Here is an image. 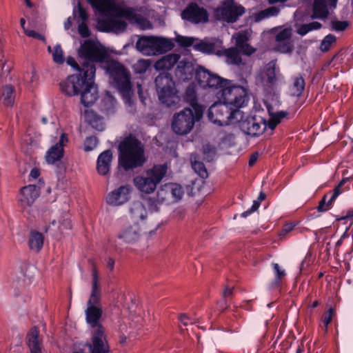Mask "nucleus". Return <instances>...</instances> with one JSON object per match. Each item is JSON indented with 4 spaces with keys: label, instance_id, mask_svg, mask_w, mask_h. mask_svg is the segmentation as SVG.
I'll use <instances>...</instances> for the list:
<instances>
[{
    "label": "nucleus",
    "instance_id": "48",
    "mask_svg": "<svg viewBox=\"0 0 353 353\" xmlns=\"http://www.w3.org/2000/svg\"><path fill=\"white\" fill-rule=\"evenodd\" d=\"M335 314L336 310L332 307H330L323 313L322 316V322L324 324L326 330L328 325L332 322V318Z\"/></svg>",
    "mask_w": 353,
    "mask_h": 353
},
{
    "label": "nucleus",
    "instance_id": "53",
    "mask_svg": "<svg viewBox=\"0 0 353 353\" xmlns=\"http://www.w3.org/2000/svg\"><path fill=\"white\" fill-rule=\"evenodd\" d=\"M349 26L347 21L333 20L331 21L332 30L336 32L344 31Z\"/></svg>",
    "mask_w": 353,
    "mask_h": 353
},
{
    "label": "nucleus",
    "instance_id": "15",
    "mask_svg": "<svg viewBox=\"0 0 353 353\" xmlns=\"http://www.w3.org/2000/svg\"><path fill=\"white\" fill-rule=\"evenodd\" d=\"M90 353H109L110 346L106 340L105 328L99 326L92 334V343L88 345Z\"/></svg>",
    "mask_w": 353,
    "mask_h": 353
},
{
    "label": "nucleus",
    "instance_id": "34",
    "mask_svg": "<svg viewBox=\"0 0 353 353\" xmlns=\"http://www.w3.org/2000/svg\"><path fill=\"white\" fill-rule=\"evenodd\" d=\"M288 115L287 111H278L270 114L268 121L266 122L267 127L270 130H274L283 119H288Z\"/></svg>",
    "mask_w": 353,
    "mask_h": 353
},
{
    "label": "nucleus",
    "instance_id": "8",
    "mask_svg": "<svg viewBox=\"0 0 353 353\" xmlns=\"http://www.w3.org/2000/svg\"><path fill=\"white\" fill-rule=\"evenodd\" d=\"M154 83L159 99L162 103L168 107H171L177 103V90L175 83L170 73H160L155 78Z\"/></svg>",
    "mask_w": 353,
    "mask_h": 353
},
{
    "label": "nucleus",
    "instance_id": "44",
    "mask_svg": "<svg viewBox=\"0 0 353 353\" xmlns=\"http://www.w3.org/2000/svg\"><path fill=\"white\" fill-rule=\"evenodd\" d=\"M174 183H169L163 185L161 189L158 191V196L161 197L163 200L169 199L170 196L172 199V186Z\"/></svg>",
    "mask_w": 353,
    "mask_h": 353
},
{
    "label": "nucleus",
    "instance_id": "13",
    "mask_svg": "<svg viewBox=\"0 0 353 353\" xmlns=\"http://www.w3.org/2000/svg\"><path fill=\"white\" fill-rule=\"evenodd\" d=\"M241 130L245 134L253 137L261 135L267 128L266 121L261 117H248L245 119L237 121Z\"/></svg>",
    "mask_w": 353,
    "mask_h": 353
},
{
    "label": "nucleus",
    "instance_id": "12",
    "mask_svg": "<svg viewBox=\"0 0 353 353\" xmlns=\"http://www.w3.org/2000/svg\"><path fill=\"white\" fill-rule=\"evenodd\" d=\"M182 19L192 24L205 23L209 21V13L206 9L196 2L190 3L181 14Z\"/></svg>",
    "mask_w": 353,
    "mask_h": 353
},
{
    "label": "nucleus",
    "instance_id": "26",
    "mask_svg": "<svg viewBox=\"0 0 353 353\" xmlns=\"http://www.w3.org/2000/svg\"><path fill=\"white\" fill-rule=\"evenodd\" d=\"M329 14V10L325 0H314L312 6V19H325Z\"/></svg>",
    "mask_w": 353,
    "mask_h": 353
},
{
    "label": "nucleus",
    "instance_id": "3",
    "mask_svg": "<svg viewBox=\"0 0 353 353\" xmlns=\"http://www.w3.org/2000/svg\"><path fill=\"white\" fill-rule=\"evenodd\" d=\"M119 166L128 172L142 167L146 162L143 143L130 134L118 145Z\"/></svg>",
    "mask_w": 353,
    "mask_h": 353
},
{
    "label": "nucleus",
    "instance_id": "33",
    "mask_svg": "<svg viewBox=\"0 0 353 353\" xmlns=\"http://www.w3.org/2000/svg\"><path fill=\"white\" fill-rule=\"evenodd\" d=\"M305 79L301 75L296 76L293 78V83L290 88L292 96L300 97L305 89Z\"/></svg>",
    "mask_w": 353,
    "mask_h": 353
},
{
    "label": "nucleus",
    "instance_id": "41",
    "mask_svg": "<svg viewBox=\"0 0 353 353\" xmlns=\"http://www.w3.org/2000/svg\"><path fill=\"white\" fill-rule=\"evenodd\" d=\"M275 49L276 51L286 54L291 53L293 51L294 46L291 40L276 42Z\"/></svg>",
    "mask_w": 353,
    "mask_h": 353
},
{
    "label": "nucleus",
    "instance_id": "58",
    "mask_svg": "<svg viewBox=\"0 0 353 353\" xmlns=\"http://www.w3.org/2000/svg\"><path fill=\"white\" fill-rule=\"evenodd\" d=\"M327 194H325L322 197L321 201H319V205L316 207V209H317L318 212H326V211H327L328 210H330L331 208V207H328L327 206L328 205V203L327 201Z\"/></svg>",
    "mask_w": 353,
    "mask_h": 353
},
{
    "label": "nucleus",
    "instance_id": "50",
    "mask_svg": "<svg viewBox=\"0 0 353 353\" xmlns=\"http://www.w3.org/2000/svg\"><path fill=\"white\" fill-rule=\"evenodd\" d=\"M346 181H348V179H343L339 183V185L335 187V188L334 189L333 192L332 193V195L330 196V199L328 200L327 199V201L328 203V205H327L328 207H331L332 208L333 202L336 200L337 196L341 193V187L343 185V183Z\"/></svg>",
    "mask_w": 353,
    "mask_h": 353
},
{
    "label": "nucleus",
    "instance_id": "20",
    "mask_svg": "<svg viewBox=\"0 0 353 353\" xmlns=\"http://www.w3.org/2000/svg\"><path fill=\"white\" fill-rule=\"evenodd\" d=\"M233 37L235 39L236 48L239 49L242 54L250 56L255 52V49L248 43L250 37L247 30L240 31Z\"/></svg>",
    "mask_w": 353,
    "mask_h": 353
},
{
    "label": "nucleus",
    "instance_id": "35",
    "mask_svg": "<svg viewBox=\"0 0 353 353\" xmlns=\"http://www.w3.org/2000/svg\"><path fill=\"white\" fill-rule=\"evenodd\" d=\"M220 53L221 55L224 54L232 64L239 65L241 63L242 59L240 55L241 52L236 48L225 49L223 51L220 50Z\"/></svg>",
    "mask_w": 353,
    "mask_h": 353
},
{
    "label": "nucleus",
    "instance_id": "61",
    "mask_svg": "<svg viewBox=\"0 0 353 353\" xmlns=\"http://www.w3.org/2000/svg\"><path fill=\"white\" fill-rule=\"evenodd\" d=\"M26 34L30 37L37 39L41 41H45V37L41 34L34 31V30H26Z\"/></svg>",
    "mask_w": 353,
    "mask_h": 353
},
{
    "label": "nucleus",
    "instance_id": "55",
    "mask_svg": "<svg viewBox=\"0 0 353 353\" xmlns=\"http://www.w3.org/2000/svg\"><path fill=\"white\" fill-rule=\"evenodd\" d=\"M150 66V63L148 60H139L134 65V70L138 74L145 73Z\"/></svg>",
    "mask_w": 353,
    "mask_h": 353
},
{
    "label": "nucleus",
    "instance_id": "54",
    "mask_svg": "<svg viewBox=\"0 0 353 353\" xmlns=\"http://www.w3.org/2000/svg\"><path fill=\"white\" fill-rule=\"evenodd\" d=\"M98 144V139L94 136L88 137L84 142V150L90 152L94 150Z\"/></svg>",
    "mask_w": 353,
    "mask_h": 353
},
{
    "label": "nucleus",
    "instance_id": "28",
    "mask_svg": "<svg viewBox=\"0 0 353 353\" xmlns=\"http://www.w3.org/2000/svg\"><path fill=\"white\" fill-rule=\"evenodd\" d=\"M185 101L190 104L192 110L196 111L200 110L202 113L204 112V107L198 103L196 91L193 87L188 86L185 90Z\"/></svg>",
    "mask_w": 353,
    "mask_h": 353
},
{
    "label": "nucleus",
    "instance_id": "7",
    "mask_svg": "<svg viewBox=\"0 0 353 353\" xmlns=\"http://www.w3.org/2000/svg\"><path fill=\"white\" fill-rule=\"evenodd\" d=\"M203 115V113L200 110L194 111L190 108H185L174 114L172 129L176 134H187L192 130L195 122L200 121Z\"/></svg>",
    "mask_w": 353,
    "mask_h": 353
},
{
    "label": "nucleus",
    "instance_id": "2",
    "mask_svg": "<svg viewBox=\"0 0 353 353\" xmlns=\"http://www.w3.org/2000/svg\"><path fill=\"white\" fill-rule=\"evenodd\" d=\"M96 68L88 66L84 72V77L68 76L60 83V88L68 97L81 94V102L85 107L91 106L98 99L97 88L94 87Z\"/></svg>",
    "mask_w": 353,
    "mask_h": 353
},
{
    "label": "nucleus",
    "instance_id": "64",
    "mask_svg": "<svg viewBox=\"0 0 353 353\" xmlns=\"http://www.w3.org/2000/svg\"><path fill=\"white\" fill-rule=\"evenodd\" d=\"M179 320L184 325H188L189 323H192L191 318L185 314H180L179 316Z\"/></svg>",
    "mask_w": 353,
    "mask_h": 353
},
{
    "label": "nucleus",
    "instance_id": "5",
    "mask_svg": "<svg viewBox=\"0 0 353 353\" xmlns=\"http://www.w3.org/2000/svg\"><path fill=\"white\" fill-rule=\"evenodd\" d=\"M101 299V290L99 284V275L97 270L92 272V286L90 297L87 303L85 310L86 322L94 330H97L99 326H103L99 321L102 316V309L98 305Z\"/></svg>",
    "mask_w": 353,
    "mask_h": 353
},
{
    "label": "nucleus",
    "instance_id": "23",
    "mask_svg": "<svg viewBox=\"0 0 353 353\" xmlns=\"http://www.w3.org/2000/svg\"><path fill=\"white\" fill-rule=\"evenodd\" d=\"M39 333L37 327H32L26 335V344L30 349V353H41V342L39 339Z\"/></svg>",
    "mask_w": 353,
    "mask_h": 353
},
{
    "label": "nucleus",
    "instance_id": "62",
    "mask_svg": "<svg viewBox=\"0 0 353 353\" xmlns=\"http://www.w3.org/2000/svg\"><path fill=\"white\" fill-rule=\"evenodd\" d=\"M295 227V224L293 223H285L281 231L280 236L285 235L288 232L293 230Z\"/></svg>",
    "mask_w": 353,
    "mask_h": 353
},
{
    "label": "nucleus",
    "instance_id": "29",
    "mask_svg": "<svg viewBox=\"0 0 353 353\" xmlns=\"http://www.w3.org/2000/svg\"><path fill=\"white\" fill-rule=\"evenodd\" d=\"M155 54H161L172 50L174 44L171 39L154 37Z\"/></svg>",
    "mask_w": 353,
    "mask_h": 353
},
{
    "label": "nucleus",
    "instance_id": "10",
    "mask_svg": "<svg viewBox=\"0 0 353 353\" xmlns=\"http://www.w3.org/2000/svg\"><path fill=\"white\" fill-rule=\"evenodd\" d=\"M198 84L203 88H216L220 89L221 92V97H223V91L226 89H233L234 88H243L241 85H234L232 81L223 79L216 74L210 72L209 70L203 68V70L197 73Z\"/></svg>",
    "mask_w": 353,
    "mask_h": 353
},
{
    "label": "nucleus",
    "instance_id": "60",
    "mask_svg": "<svg viewBox=\"0 0 353 353\" xmlns=\"http://www.w3.org/2000/svg\"><path fill=\"white\" fill-rule=\"evenodd\" d=\"M276 81L274 68H268L267 70V82L273 85Z\"/></svg>",
    "mask_w": 353,
    "mask_h": 353
},
{
    "label": "nucleus",
    "instance_id": "56",
    "mask_svg": "<svg viewBox=\"0 0 353 353\" xmlns=\"http://www.w3.org/2000/svg\"><path fill=\"white\" fill-rule=\"evenodd\" d=\"M112 17L105 19L99 20L98 21V30L100 32H110L112 31L111 23Z\"/></svg>",
    "mask_w": 353,
    "mask_h": 353
},
{
    "label": "nucleus",
    "instance_id": "25",
    "mask_svg": "<svg viewBox=\"0 0 353 353\" xmlns=\"http://www.w3.org/2000/svg\"><path fill=\"white\" fill-rule=\"evenodd\" d=\"M154 43V37H142L137 40L136 48L143 54H155Z\"/></svg>",
    "mask_w": 353,
    "mask_h": 353
},
{
    "label": "nucleus",
    "instance_id": "37",
    "mask_svg": "<svg viewBox=\"0 0 353 353\" xmlns=\"http://www.w3.org/2000/svg\"><path fill=\"white\" fill-rule=\"evenodd\" d=\"M272 267L274 274V280L272 281L271 286L273 288H278L281 285L282 279L286 276V272L285 270H282L279 265L276 263H273Z\"/></svg>",
    "mask_w": 353,
    "mask_h": 353
},
{
    "label": "nucleus",
    "instance_id": "38",
    "mask_svg": "<svg viewBox=\"0 0 353 353\" xmlns=\"http://www.w3.org/2000/svg\"><path fill=\"white\" fill-rule=\"evenodd\" d=\"M90 6L96 10L100 12L107 11L110 7L112 0H87Z\"/></svg>",
    "mask_w": 353,
    "mask_h": 353
},
{
    "label": "nucleus",
    "instance_id": "16",
    "mask_svg": "<svg viewBox=\"0 0 353 353\" xmlns=\"http://www.w3.org/2000/svg\"><path fill=\"white\" fill-rule=\"evenodd\" d=\"M132 187L123 185L111 191L106 196V203L111 206H121L127 203L130 198Z\"/></svg>",
    "mask_w": 353,
    "mask_h": 353
},
{
    "label": "nucleus",
    "instance_id": "45",
    "mask_svg": "<svg viewBox=\"0 0 353 353\" xmlns=\"http://www.w3.org/2000/svg\"><path fill=\"white\" fill-rule=\"evenodd\" d=\"M73 14L80 18L82 21H86L88 19V14L81 5L80 0H77V8H74Z\"/></svg>",
    "mask_w": 353,
    "mask_h": 353
},
{
    "label": "nucleus",
    "instance_id": "42",
    "mask_svg": "<svg viewBox=\"0 0 353 353\" xmlns=\"http://www.w3.org/2000/svg\"><path fill=\"white\" fill-rule=\"evenodd\" d=\"M197 40V39H194L193 37H188L185 36H181L177 34L175 38V41L178 43V45L182 48H188L190 46L193 47L194 45V41Z\"/></svg>",
    "mask_w": 353,
    "mask_h": 353
},
{
    "label": "nucleus",
    "instance_id": "17",
    "mask_svg": "<svg viewBox=\"0 0 353 353\" xmlns=\"http://www.w3.org/2000/svg\"><path fill=\"white\" fill-rule=\"evenodd\" d=\"M203 67L196 65L194 67L193 63L187 61H181L179 62L175 70L176 76L181 81H187L194 78L198 83L197 73L203 70Z\"/></svg>",
    "mask_w": 353,
    "mask_h": 353
},
{
    "label": "nucleus",
    "instance_id": "40",
    "mask_svg": "<svg viewBox=\"0 0 353 353\" xmlns=\"http://www.w3.org/2000/svg\"><path fill=\"white\" fill-rule=\"evenodd\" d=\"M192 167L194 172L202 179H206L208 176L207 169L203 162L198 161H192Z\"/></svg>",
    "mask_w": 353,
    "mask_h": 353
},
{
    "label": "nucleus",
    "instance_id": "32",
    "mask_svg": "<svg viewBox=\"0 0 353 353\" xmlns=\"http://www.w3.org/2000/svg\"><path fill=\"white\" fill-rule=\"evenodd\" d=\"M179 56L176 54H170L163 57L157 61L156 68L158 69H170L178 62Z\"/></svg>",
    "mask_w": 353,
    "mask_h": 353
},
{
    "label": "nucleus",
    "instance_id": "18",
    "mask_svg": "<svg viewBox=\"0 0 353 353\" xmlns=\"http://www.w3.org/2000/svg\"><path fill=\"white\" fill-rule=\"evenodd\" d=\"M196 42L193 45V49L207 54H215L220 56V50H218V41L214 39L205 38L201 40H196Z\"/></svg>",
    "mask_w": 353,
    "mask_h": 353
},
{
    "label": "nucleus",
    "instance_id": "49",
    "mask_svg": "<svg viewBox=\"0 0 353 353\" xmlns=\"http://www.w3.org/2000/svg\"><path fill=\"white\" fill-rule=\"evenodd\" d=\"M171 186L173 187L172 188V190L173 191L172 201L174 202H177L181 199L184 194L183 189L182 186L178 183H174Z\"/></svg>",
    "mask_w": 353,
    "mask_h": 353
},
{
    "label": "nucleus",
    "instance_id": "11",
    "mask_svg": "<svg viewBox=\"0 0 353 353\" xmlns=\"http://www.w3.org/2000/svg\"><path fill=\"white\" fill-rule=\"evenodd\" d=\"M245 12V8L234 0H224L220 7L214 9V18L229 23L236 22Z\"/></svg>",
    "mask_w": 353,
    "mask_h": 353
},
{
    "label": "nucleus",
    "instance_id": "6",
    "mask_svg": "<svg viewBox=\"0 0 353 353\" xmlns=\"http://www.w3.org/2000/svg\"><path fill=\"white\" fill-rule=\"evenodd\" d=\"M166 164L154 165L145 171V176H137L133 183L137 190L143 193L151 194L154 192L157 185L161 181L167 172Z\"/></svg>",
    "mask_w": 353,
    "mask_h": 353
},
{
    "label": "nucleus",
    "instance_id": "47",
    "mask_svg": "<svg viewBox=\"0 0 353 353\" xmlns=\"http://www.w3.org/2000/svg\"><path fill=\"white\" fill-rule=\"evenodd\" d=\"M292 35V30L290 28H285L281 30L276 35V41L280 42V41H288L290 40Z\"/></svg>",
    "mask_w": 353,
    "mask_h": 353
},
{
    "label": "nucleus",
    "instance_id": "9",
    "mask_svg": "<svg viewBox=\"0 0 353 353\" xmlns=\"http://www.w3.org/2000/svg\"><path fill=\"white\" fill-rule=\"evenodd\" d=\"M78 54L83 59V70L88 69V66L96 68L95 62L103 61L107 57L105 50L99 46L92 40H85L80 46Z\"/></svg>",
    "mask_w": 353,
    "mask_h": 353
},
{
    "label": "nucleus",
    "instance_id": "51",
    "mask_svg": "<svg viewBox=\"0 0 353 353\" xmlns=\"http://www.w3.org/2000/svg\"><path fill=\"white\" fill-rule=\"evenodd\" d=\"M52 57H53V60L55 63H57L58 64L63 63L64 59H63V50L61 49V45L57 44L54 47Z\"/></svg>",
    "mask_w": 353,
    "mask_h": 353
},
{
    "label": "nucleus",
    "instance_id": "4",
    "mask_svg": "<svg viewBox=\"0 0 353 353\" xmlns=\"http://www.w3.org/2000/svg\"><path fill=\"white\" fill-rule=\"evenodd\" d=\"M106 72L112 86L121 94L125 103H131L133 92L130 73L128 69L119 61L112 60L107 63Z\"/></svg>",
    "mask_w": 353,
    "mask_h": 353
},
{
    "label": "nucleus",
    "instance_id": "36",
    "mask_svg": "<svg viewBox=\"0 0 353 353\" xmlns=\"http://www.w3.org/2000/svg\"><path fill=\"white\" fill-rule=\"evenodd\" d=\"M86 119L89 124L97 130L103 131L105 129L103 118L99 117L93 112L87 113Z\"/></svg>",
    "mask_w": 353,
    "mask_h": 353
},
{
    "label": "nucleus",
    "instance_id": "57",
    "mask_svg": "<svg viewBox=\"0 0 353 353\" xmlns=\"http://www.w3.org/2000/svg\"><path fill=\"white\" fill-rule=\"evenodd\" d=\"M85 22L86 21H82L78 26L79 34L83 38H86L90 36V30Z\"/></svg>",
    "mask_w": 353,
    "mask_h": 353
},
{
    "label": "nucleus",
    "instance_id": "24",
    "mask_svg": "<svg viewBox=\"0 0 353 353\" xmlns=\"http://www.w3.org/2000/svg\"><path fill=\"white\" fill-rule=\"evenodd\" d=\"M15 95V88L13 85L9 84L3 86L0 90V105L12 107L14 103Z\"/></svg>",
    "mask_w": 353,
    "mask_h": 353
},
{
    "label": "nucleus",
    "instance_id": "19",
    "mask_svg": "<svg viewBox=\"0 0 353 353\" xmlns=\"http://www.w3.org/2000/svg\"><path fill=\"white\" fill-rule=\"evenodd\" d=\"M140 236V228L137 223L128 224L122 228L118 234V238L126 243H132L137 241Z\"/></svg>",
    "mask_w": 353,
    "mask_h": 353
},
{
    "label": "nucleus",
    "instance_id": "31",
    "mask_svg": "<svg viewBox=\"0 0 353 353\" xmlns=\"http://www.w3.org/2000/svg\"><path fill=\"white\" fill-rule=\"evenodd\" d=\"M63 155L64 149L54 145L48 150L45 158L48 164H54L56 162L60 161Z\"/></svg>",
    "mask_w": 353,
    "mask_h": 353
},
{
    "label": "nucleus",
    "instance_id": "1",
    "mask_svg": "<svg viewBox=\"0 0 353 353\" xmlns=\"http://www.w3.org/2000/svg\"><path fill=\"white\" fill-rule=\"evenodd\" d=\"M249 101L248 92L245 88H228L223 91L221 101L209 108L208 119L219 126L237 123L244 118L241 108L246 106Z\"/></svg>",
    "mask_w": 353,
    "mask_h": 353
},
{
    "label": "nucleus",
    "instance_id": "63",
    "mask_svg": "<svg viewBox=\"0 0 353 353\" xmlns=\"http://www.w3.org/2000/svg\"><path fill=\"white\" fill-rule=\"evenodd\" d=\"M68 141V139L67 134L65 133H63L61 135L59 141L55 144V145H57L59 148H63L65 143H67Z\"/></svg>",
    "mask_w": 353,
    "mask_h": 353
},
{
    "label": "nucleus",
    "instance_id": "27",
    "mask_svg": "<svg viewBox=\"0 0 353 353\" xmlns=\"http://www.w3.org/2000/svg\"><path fill=\"white\" fill-rule=\"evenodd\" d=\"M130 212L134 223L138 220L143 221L147 217V210L141 201H134L130 208Z\"/></svg>",
    "mask_w": 353,
    "mask_h": 353
},
{
    "label": "nucleus",
    "instance_id": "59",
    "mask_svg": "<svg viewBox=\"0 0 353 353\" xmlns=\"http://www.w3.org/2000/svg\"><path fill=\"white\" fill-rule=\"evenodd\" d=\"M11 70V63L8 64L7 61L0 59V76L8 74Z\"/></svg>",
    "mask_w": 353,
    "mask_h": 353
},
{
    "label": "nucleus",
    "instance_id": "46",
    "mask_svg": "<svg viewBox=\"0 0 353 353\" xmlns=\"http://www.w3.org/2000/svg\"><path fill=\"white\" fill-rule=\"evenodd\" d=\"M234 293V288H229L228 286H225L224 290L223 291L222 296L223 299L224 305L221 307V311L223 312L226 309L228 308L229 305L228 303V301L232 299Z\"/></svg>",
    "mask_w": 353,
    "mask_h": 353
},
{
    "label": "nucleus",
    "instance_id": "21",
    "mask_svg": "<svg viewBox=\"0 0 353 353\" xmlns=\"http://www.w3.org/2000/svg\"><path fill=\"white\" fill-rule=\"evenodd\" d=\"M112 161V152L111 150H106L101 152L97 161V170L99 174L106 176L110 172Z\"/></svg>",
    "mask_w": 353,
    "mask_h": 353
},
{
    "label": "nucleus",
    "instance_id": "14",
    "mask_svg": "<svg viewBox=\"0 0 353 353\" xmlns=\"http://www.w3.org/2000/svg\"><path fill=\"white\" fill-rule=\"evenodd\" d=\"M44 185L41 179L38 181V185L30 184L21 189L20 198L19 199L21 206L23 208L30 207L40 195V190Z\"/></svg>",
    "mask_w": 353,
    "mask_h": 353
},
{
    "label": "nucleus",
    "instance_id": "30",
    "mask_svg": "<svg viewBox=\"0 0 353 353\" xmlns=\"http://www.w3.org/2000/svg\"><path fill=\"white\" fill-rule=\"evenodd\" d=\"M43 235L36 230H32L30 233L28 245L30 250L39 252L43 245Z\"/></svg>",
    "mask_w": 353,
    "mask_h": 353
},
{
    "label": "nucleus",
    "instance_id": "22",
    "mask_svg": "<svg viewBox=\"0 0 353 353\" xmlns=\"http://www.w3.org/2000/svg\"><path fill=\"white\" fill-rule=\"evenodd\" d=\"M120 16L125 17L131 23H136L141 27H145L146 24H150V21L138 14L133 8L128 7L123 8L119 12Z\"/></svg>",
    "mask_w": 353,
    "mask_h": 353
},
{
    "label": "nucleus",
    "instance_id": "43",
    "mask_svg": "<svg viewBox=\"0 0 353 353\" xmlns=\"http://www.w3.org/2000/svg\"><path fill=\"white\" fill-rule=\"evenodd\" d=\"M336 40L334 34H329L326 35L322 40L320 46V49L322 52H327L330 50L332 43H335Z\"/></svg>",
    "mask_w": 353,
    "mask_h": 353
},
{
    "label": "nucleus",
    "instance_id": "39",
    "mask_svg": "<svg viewBox=\"0 0 353 353\" xmlns=\"http://www.w3.org/2000/svg\"><path fill=\"white\" fill-rule=\"evenodd\" d=\"M67 64L72 67L77 73L75 74H72L71 76H77L79 78H83L84 77V72L85 70H83V60L80 61V65L77 63L74 58L72 57H68L66 60Z\"/></svg>",
    "mask_w": 353,
    "mask_h": 353
},
{
    "label": "nucleus",
    "instance_id": "52",
    "mask_svg": "<svg viewBox=\"0 0 353 353\" xmlns=\"http://www.w3.org/2000/svg\"><path fill=\"white\" fill-rule=\"evenodd\" d=\"M112 26V31H123L127 28V23L119 19H115L112 17V21H110Z\"/></svg>",
    "mask_w": 353,
    "mask_h": 353
}]
</instances>
